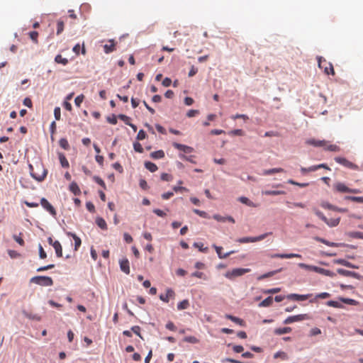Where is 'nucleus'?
I'll use <instances>...</instances> for the list:
<instances>
[{
    "mask_svg": "<svg viewBox=\"0 0 363 363\" xmlns=\"http://www.w3.org/2000/svg\"><path fill=\"white\" fill-rule=\"evenodd\" d=\"M30 173L31 177L38 182H42L47 176L48 171L42 165H36V168L39 169V172H35L33 165H29Z\"/></svg>",
    "mask_w": 363,
    "mask_h": 363,
    "instance_id": "obj_1",
    "label": "nucleus"
},
{
    "mask_svg": "<svg viewBox=\"0 0 363 363\" xmlns=\"http://www.w3.org/2000/svg\"><path fill=\"white\" fill-rule=\"evenodd\" d=\"M31 283L43 286H50L53 285V281L51 277L46 276H36L30 279Z\"/></svg>",
    "mask_w": 363,
    "mask_h": 363,
    "instance_id": "obj_2",
    "label": "nucleus"
},
{
    "mask_svg": "<svg viewBox=\"0 0 363 363\" xmlns=\"http://www.w3.org/2000/svg\"><path fill=\"white\" fill-rule=\"evenodd\" d=\"M318 67L320 69H323L325 74H335L333 66L330 62H328L323 57H318Z\"/></svg>",
    "mask_w": 363,
    "mask_h": 363,
    "instance_id": "obj_3",
    "label": "nucleus"
},
{
    "mask_svg": "<svg viewBox=\"0 0 363 363\" xmlns=\"http://www.w3.org/2000/svg\"><path fill=\"white\" fill-rule=\"evenodd\" d=\"M333 189L335 191L339 193H352L359 194L361 191L357 189H350L347 187L344 183L336 182L333 184Z\"/></svg>",
    "mask_w": 363,
    "mask_h": 363,
    "instance_id": "obj_4",
    "label": "nucleus"
},
{
    "mask_svg": "<svg viewBox=\"0 0 363 363\" xmlns=\"http://www.w3.org/2000/svg\"><path fill=\"white\" fill-rule=\"evenodd\" d=\"M250 271L248 268H236L233 269L231 271H228L225 273V277L228 279H232L237 277H240L245 273H247Z\"/></svg>",
    "mask_w": 363,
    "mask_h": 363,
    "instance_id": "obj_5",
    "label": "nucleus"
},
{
    "mask_svg": "<svg viewBox=\"0 0 363 363\" xmlns=\"http://www.w3.org/2000/svg\"><path fill=\"white\" fill-rule=\"evenodd\" d=\"M335 160L336 162L342 164V166H344L348 169H354V170H359V167L357 164L347 160L345 157H335Z\"/></svg>",
    "mask_w": 363,
    "mask_h": 363,
    "instance_id": "obj_6",
    "label": "nucleus"
},
{
    "mask_svg": "<svg viewBox=\"0 0 363 363\" xmlns=\"http://www.w3.org/2000/svg\"><path fill=\"white\" fill-rule=\"evenodd\" d=\"M311 318L308 314H299L296 315L289 316L284 320V324H291L294 322L309 320Z\"/></svg>",
    "mask_w": 363,
    "mask_h": 363,
    "instance_id": "obj_7",
    "label": "nucleus"
},
{
    "mask_svg": "<svg viewBox=\"0 0 363 363\" xmlns=\"http://www.w3.org/2000/svg\"><path fill=\"white\" fill-rule=\"evenodd\" d=\"M268 234L267 233H265V234H262L259 236H257V237H245V238H240L238 240V242H240V243H246V242H257V241H260L263 239H264L267 235Z\"/></svg>",
    "mask_w": 363,
    "mask_h": 363,
    "instance_id": "obj_8",
    "label": "nucleus"
},
{
    "mask_svg": "<svg viewBox=\"0 0 363 363\" xmlns=\"http://www.w3.org/2000/svg\"><path fill=\"white\" fill-rule=\"evenodd\" d=\"M40 204L51 215L54 216L56 214L55 208L50 203V202L46 199L42 198L40 199Z\"/></svg>",
    "mask_w": 363,
    "mask_h": 363,
    "instance_id": "obj_9",
    "label": "nucleus"
},
{
    "mask_svg": "<svg viewBox=\"0 0 363 363\" xmlns=\"http://www.w3.org/2000/svg\"><path fill=\"white\" fill-rule=\"evenodd\" d=\"M175 293L172 289H167L165 294H160V298L166 303H168L170 298H174Z\"/></svg>",
    "mask_w": 363,
    "mask_h": 363,
    "instance_id": "obj_10",
    "label": "nucleus"
},
{
    "mask_svg": "<svg viewBox=\"0 0 363 363\" xmlns=\"http://www.w3.org/2000/svg\"><path fill=\"white\" fill-rule=\"evenodd\" d=\"M173 146L176 149H177L179 150H181V151L184 152H186V153H191V152H192L194 151V148L193 147H191L190 146H187L186 145L177 143H173Z\"/></svg>",
    "mask_w": 363,
    "mask_h": 363,
    "instance_id": "obj_11",
    "label": "nucleus"
},
{
    "mask_svg": "<svg viewBox=\"0 0 363 363\" xmlns=\"http://www.w3.org/2000/svg\"><path fill=\"white\" fill-rule=\"evenodd\" d=\"M213 247L215 248L217 254H218V256L220 259H225V258H227L228 257H229L230 255H231L232 254L235 253V251L234 250H232V251H230L228 252H226L225 254H223L222 253V247H219V246H217L216 245H213Z\"/></svg>",
    "mask_w": 363,
    "mask_h": 363,
    "instance_id": "obj_12",
    "label": "nucleus"
},
{
    "mask_svg": "<svg viewBox=\"0 0 363 363\" xmlns=\"http://www.w3.org/2000/svg\"><path fill=\"white\" fill-rule=\"evenodd\" d=\"M313 272L330 277H334L335 276L334 272L318 267L313 268Z\"/></svg>",
    "mask_w": 363,
    "mask_h": 363,
    "instance_id": "obj_13",
    "label": "nucleus"
},
{
    "mask_svg": "<svg viewBox=\"0 0 363 363\" xmlns=\"http://www.w3.org/2000/svg\"><path fill=\"white\" fill-rule=\"evenodd\" d=\"M270 257L272 258H276V257H279V258H294V257H297V258H301V255H299V254H295V253H289V254H274V255H271Z\"/></svg>",
    "mask_w": 363,
    "mask_h": 363,
    "instance_id": "obj_14",
    "label": "nucleus"
},
{
    "mask_svg": "<svg viewBox=\"0 0 363 363\" xmlns=\"http://www.w3.org/2000/svg\"><path fill=\"white\" fill-rule=\"evenodd\" d=\"M120 267L121 271H123L126 274H130V267H129V261L128 259H123L120 261Z\"/></svg>",
    "mask_w": 363,
    "mask_h": 363,
    "instance_id": "obj_15",
    "label": "nucleus"
},
{
    "mask_svg": "<svg viewBox=\"0 0 363 363\" xmlns=\"http://www.w3.org/2000/svg\"><path fill=\"white\" fill-rule=\"evenodd\" d=\"M104 52L106 54L111 53L116 50V43L113 40H109L108 44H106L104 45Z\"/></svg>",
    "mask_w": 363,
    "mask_h": 363,
    "instance_id": "obj_16",
    "label": "nucleus"
},
{
    "mask_svg": "<svg viewBox=\"0 0 363 363\" xmlns=\"http://www.w3.org/2000/svg\"><path fill=\"white\" fill-rule=\"evenodd\" d=\"M307 144L311 145L315 147H324L328 143L326 140H315V139H310L307 140Z\"/></svg>",
    "mask_w": 363,
    "mask_h": 363,
    "instance_id": "obj_17",
    "label": "nucleus"
},
{
    "mask_svg": "<svg viewBox=\"0 0 363 363\" xmlns=\"http://www.w3.org/2000/svg\"><path fill=\"white\" fill-rule=\"evenodd\" d=\"M52 247H54V249L55 250L57 257H62V246H61V244L60 243V242L57 240H55V242H53Z\"/></svg>",
    "mask_w": 363,
    "mask_h": 363,
    "instance_id": "obj_18",
    "label": "nucleus"
},
{
    "mask_svg": "<svg viewBox=\"0 0 363 363\" xmlns=\"http://www.w3.org/2000/svg\"><path fill=\"white\" fill-rule=\"evenodd\" d=\"M238 201L240 202H241L242 203L245 204L250 207H257V204H255L254 202H252V201H250L248 198H247L245 196L239 197Z\"/></svg>",
    "mask_w": 363,
    "mask_h": 363,
    "instance_id": "obj_19",
    "label": "nucleus"
},
{
    "mask_svg": "<svg viewBox=\"0 0 363 363\" xmlns=\"http://www.w3.org/2000/svg\"><path fill=\"white\" fill-rule=\"evenodd\" d=\"M213 218L216 220H217L218 221H220V222L228 221L231 224H234L235 223V220H234L233 218H232L231 216L223 217V216H219V215H215L213 216Z\"/></svg>",
    "mask_w": 363,
    "mask_h": 363,
    "instance_id": "obj_20",
    "label": "nucleus"
},
{
    "mask_svg": "<svg viewBox=\"0 0 363 363\" xmlns=\"http://www.w3.org/2000/svg\"><path fill=\"white\" fill-rule=\"evenodd\" d=\"M69 190L72 191L75 196H79L81 194V190L77 185V184L74 182H72L69 185Z\"/></svg>",
    "mask_w": 363,
    "mask_h": 363,
    "instance_id": "obj_21",
    "label": "nucleus"
},
{
    "mask_svg": "<svg viewBox=\"0 0 363 363\" xmlns=\"http://www.w3.org/2000/svg\"><path fill=\"white\" fill-rule=\"evenodd\" d=\"M321 206L324 208H328V209H331V210H334V211H340V212H347V209H345V208H338L337 207H335V206L330 204L328 202H323L321 204Z\"/></svg>",
    "mask_w": 363,
    "mask_h": 363,
    "instance_id": "obj_22",
    "label": "nucleus"
},
{
    "mask_svg": "<svg viewBox=\"0 0 363 363\" xmlns=\"http://www.w3.org/2000/svg\"><path fill=\"white\" fill-rule=\"evenodd\" d=\"M58 157H59V160H60V164H61L62 167H65V168H68L69 166V162L67 160V158L65 156V155L63 153L60 152V153L58 154Z\"/></svg>",
    "mask_w": 363,
    "mask_h": 363,
    "instance_id": "obj_23",
    "label": "nucleus"
},
{
    "mask_svg": "<svg viewBox=\"0 0 363 363\" xmlns=\"http://www.w3.org/2000/svg\"><path fill=\"white\" fill-rule=\"evenodd\" d=\"M225 318L228 320H232L233 322H234L237 324H239L240 325H244V323H245L244 320L239 318L235 317V316H233L232 315H229V314H226Z\"/></svg>",
    "mask_w": 363,
    "mask_h": 363,
    "instance_id": "obj_24",
    "label": "nucleus"
},
{
    "mask_svg": "<svg viewBox=\"0 0 363 363\" xmlns=\"http://www.w3.org/2000/svg\"><path fill=\"white\" fill-rule=\"evenodd\" d=\"M164 152L162 150H157V151H155V152H152L151 154H150V157L152 158V159H162L164 157Z\"/></svg>",
    "mask_w": 363,
    "mask_h": 363,
    "instance_id": "obj_25",
    "label": "nucleus"
},
{
    "mask_svg": "<svg viewBox=\"0 0 363 363\" xmlns=\"http://www.w3.org/2000/svg\"><path fill=\"white\" fill-rule=\"evenodd\" d=\"M290 332H291V328L290 327L277 328L274 330V333L276 335H283V334H286V333H289Z\"/></svg>",
    "mask_w": 363,
    "mask_h": 363,
    "instance_id": "obj_26",
    "label": "nucleus"
},
{
    "mask_svg": "<svg viewBox=\"0 0 363 363\" xmlns=\"http://www.w3.org/2000/svg\"><path fill=\"white\" fill-rule=\"evenodd\" d=\"M315 239L324 244H325L326 245L328 246H330V247H340V246H342V244L341 243H336V242H329L326 240H324V239H322V238H315Z\"/></svg>",
    "mask_w": 363,
    "mask_h": 363,
    "instance_id": "obj_27",
    "label": "nucleus"
},
{
    "mask_svg": "<svg viewBox=\"0 0 363 363\" xmlns=\"http://www.w3.org/2000/svg\"><path fill=\"white\" fill-rule=\"evenodd\" d=\"M273 298L272 296H269L264 299L259 304V307H268L272 304Z\"/></svg>",
    "mask_w": 363,
    "mask_h": 363,
    "instance_id": "obj_28",
    "label": "nucleus"
},
{
    "mask_svg": "<svg viewBox=\"0 0 363 363\" xmlns=\"http://www.w3.org/2000/svg\"><path fill=\"white\" fill-rule=\"evenodd\" d=\"M145 167L151 172H155L157 170V166L151 162H145Z\"/></svg>",
    "mask_w": 363,
    "mask_h": 363,
    "instance_id": "obj_29",
    "label": "nucleus"
},
{
    "mask_svg": "<svg viewBox=\"0 0 363 363\" xmlns=\"http://www.w3.org/2000/svg\"><path fill=\"white\" fill-rule=\"evenodd\" d=\"M284 172V170L282 168H273V169L264 170L263 172V174L269 175V174H272L274 173H279V172Z\"/></svg>",
    "mask_w": 363,
    "mask_h": 363,
    "instance_id": "obj_30",
    "label": "nucleus"
},
{
    "mask_svg": "<svg viewBox=\"0 0 363 363\" xmlns=\"http://www.w3.org/2000/svg\"><path fill=\"white\" fill-rule=\"evenodd\" d=\"M330 296V294L329 293H327V292L320 293V294H316L315 297L313 299L310 300V302L313 303V302L316 301L317 298L324 299V298H328Z\"/></svg>",
    "mask_w": 363,
    "mask_h": 363,
    "instance_id": "obj_31",
    "label": "nucleus"
},
{
    "mask_svg": "<svg viewBox=\"0 0 363 363\" xmlns=\"http://www.w3.org/2000/svg\"><path fill=\"white\" fill-rule=\"evenodd\" d=\"M345 200L352 201L357 203H363V196H346L345 197Z\"/></svg>",
    "mask_w": 363,
    "mask_h": 363,
    "instance_id": "obj_32",
    "label": "nucleus"
},
{
    "mask_svg": "<svg viewBox=\"0 0 363 363\" xmlns=\"http://www.w3.org/2000/svg\"><path fill=\"white\" fill-rule=\"evenodd\" d=\"M325 150L330 151V152H340V148L337 145H328V143L325 145Z\"/></svg>",
    "mask_w": 363,
    "mask_h": 363,
    "instance_id": "obj_33",
    "label": "nucleus"
},
{
    "mask_svg": "<svg viewBox=\"0 0 363 363\" xmlns=\"http://www.w3.org/2000/svg\"><path fill=\"white\" fill-rule=\"evenodd\" d=\"M189 306V302L187 299H185L177 304V309L179 311L184 310L186 309Z\"/></svg>",
    "mask_w": 363,
    "mask_h": 363,
    "instance_id": "obj_34",
    "label": "nucleus"
},
{
    "mask_svg": "<svg viewBox=\"0 0 363 363\" xmlns=\"http://www.w3.org/2000/svg\"><path fill=\"white\" fill-rule=\"evenodd\" d=\"M55 62L58 64H62L63 65H66L68 63V60L67 58L62 57L61 55H57L55 58Z\"/></svg>",
    "mask_w": 363,
    "mask_h": 363,
    "instance_id": "obj_35",
    "label": "nucleus"
},
{
    "mask_svg": "<svg viewBox=\"0 0 363 363\" xmlns=\"http://www.w3.org/2000/svg\"><path fill=\"white\" fill-rule=\"evenodd\" d=\"M60 146L65 150L69 149V145L67 139L61 138L59 141Z\"/></svg>",
    "mask_w": 363,
    "mask_h": 363,
    "instance_id": "obj_36",
    "label": "nucleus"
},
{
    "mask_svg": "<svg viewBox=\"0 0 363 363\" xmlns=\"http://www.w3.org/2000/svg\"><path fill=\"white\" fill-rule=\"evenodd\" d=\"M340 301L345 303L352 305V306H357L358 304V302L356 300L352 299V298H341Z\"/></svg>",
    "mask_w": 363,
    "mask_h": 363,
    "instance_id": "obj_37",
    "label": "nucleus"
},
{
    "mask_svg": "<svg viewBox=\"0 0 363 363\" xmlns=\"http://www.w3.org/2000/svg\"><path fill=\"white\" fill-rule=\"evenodd\" d=\"M65 23L63 21L59 20L57 23V35H60L64 30Z\"/></svg>",
    "mask_w": 363,
    "mask_h": 363,
    "instance_id": "obj_38",
    "label": "nucleus"
},
{
    "mask_svg": "<svg viewBox=\"0 0 363 363\" xmlns=\"http://www.w3.org/2000/svg\"><path fill=\"white\" fill-rule=\"evenodd\" d=\"M72 237L74 240V250L77 251L82 244L81 239L76 235H72Z\"/></svg>",
    "mask_w": 363,
    "mask_h": 363,
    "instance_id": "obj_39",
    "label": "nucleus"
},
{
    "mask_svg": "<svg viewBox=\"0 0 363 363\" xmlns=\"http://www.w3.org/2000/svg\"><path fill=\"white\" fill-rule=\"evenodd\" d=\"M133 148L135 152H138L139 153L143 152V147L142 145L138 142H135L133 143Z\"/></svg>",
    "mask_w": 363,
    "mask_h": 363,
    "instance_id": "obj_40",
    "label": "nucleus"
},
{
    "mask_svg": "<svg viewBox=\"0 0 363 363\" xmlns=\"http://www.w3.org/2000/svg\"><path fill=\"white\" fill-rule=\"evenodd\" d=\"M84 96L83 94L77 96L74 99V104L77 107H79L83 102Z\"/></svg>",
    "mask_w": 363,
    "mask_h": 363,
    "instance_id": "obj_41",
    "label": "nucleus"
},
{
    "mask_svg": "<svg viewBox=\"0 0 363 363\" xmlns=\"http://www.w3.org/2000/svg\"><path fill=\"white\" fill-rule=\"evenodd\" d=\"M184 341L190 343H198L199 340L194 336H187L184 337Z\"/></svg>",
    "mask_w": 363,
    "mask_h": 363,
    "instance_id": "obj_42",
    "label": "nucleus"
},
{
    "mask_svg": "<svg viewBox=\"0 0 363 363\" xmlns=\"http://www.w3.org/2000/svg\"><path fill=\"white\" fill-rule=\"evenodd\" d=\"M29 36L35 43H38V33L37 31L30 32Z\"/></svg>",
    "mask_w": 363,
    "mask_h": 363,
    "instance_id": "obj_43",
    "label": "nucleus"
},
{
    "mask_svg": "<svg viewBox=\"0 0 363 363\" xmlns=\"http://www.w3.org/2000/svg\"><path fill=\"white\" fill-rule=\"evenodd\" d=\"M94 180L98 184H99L101 186H102L104 189H106V184H105V182H104V180L102 179H101L99 177L95 176V177H94Z\"/></svg>",
    "mask_w": 363,
    "mask_h": 363,
    "instance_id": "obj_44",
    "label": "nucleus"
},
{
    "mask_svg": "<svg viewBox=\"0 0 363 363\" xmlns=\"http://www.w3.org/2000/svg\"><path fill=\"white\" fill-rule=\"evenodd\" d=\"M328 306L334 307V308H342V306L340 303L335 301H329L327 303Z\"/></svg>",
    "mask_w": 363,
    "mask_h": 363,
    "instance_id": "obj_45",
    "label": "nucleus"
},
{
    "mask_svg": "<svg viewBox=\"0 0 363 363\" xmlns=\"http://www.w3.org/2000/svg\"><path fill=\"white\" fill-rule=\"evenodd\" d=\"M276 271H273V272H269L268 273H266V274H264L262 275H260L259 277H257V279L258 280H262L265 278H268V277H272L273 275H274L276 274Z\"/></svg>",
    "mask_w": 363,
    "mask_h": 363,
    "instance_id": "obj_46",
    "label": "nucleus"
},
{
    "mask_svg": "<svg viewBox=\"0 0 363 363\" xmlns=\"http://www.w3.org/2000/svg\"><path fill=\"white\" fill-rule=\"evenodd\" d=\"M118 118L120 119H121L126 125H130V117L125 116V115H123V114H120L118 116Z\"/></svg>",
    "mask_w": 363,
    "mask_h": 363,
    "instance_id": "obj_47",
    "label": "nucleus"
},
{
    "mask_svg": "<svg viewBox=\"0 0 363 363\" xmlns=\"http://www.w3.org/2000/svg\"><path fill=\"white\" fill-rule=\"evenodd\" d=\"M231 118L233 120L238 119V118H242L245 121H247L249 119V117L245 114H239L237 113L236 115H233L231 116Z\"/></svg>",
    "mask_w": 363,
    "mask_h": 363,
    "instance_id": "obj_48",
    "label": "nucleus"
},
{
    "mask_svg": "<svg viewBox=\"0 0 363 363\" xmlns=\"http://www.w3.org/2000/svg\"><path fill=\"white\" fill-rule=\"evenodd\" d=\"M8 254L10 256V257L12 259L18 258V257H21V255L17 251L12 250H9Z\"/></svg>",
    "mask_w": 363,
    "mask_h": 363,
    "instance_id": "obj_49",
    "label": "nucleus"
},
{
    "mask_svg": "<svg viewBox=\"0 0 363 363\" xmlns=\"http://www.w3.org/2000/svg\"><path fill=\"white\" fill-rule=\"evenodd\" d=\"M298 266L302 268L310 271H313V268H316V266L308 265L304 263H300Z\"/></svg>",
    "mask_w": 363,
    "mask_h": 363,
    "instance_id": "obj_50",
    "label": "nucleus"
},
{
    "mask_svg": "<svg viewBox=\"0 0 363 363\" xmlns=\"http://www.w3.org/2000/svg\"><path fill=\"white\" fill-rule=\"evenodd\" d=\"M264 194L266 195L275 196V195L284 194V191H266L264 192Z\"/></svg>",
    "mask_w": 363,
    "mask_h": 363,
    "instance_id": "obj_51",
    "label": "nucleus"
},
{
    "mask_svg": "<svg viewBox=\"0 0 363 363\" xmlns=\"http://www.w3.org/2000/svg\"><path fill=\"white\" fill-rule=\"evenodd\" d=\"M340 218H332L330 221H326V223L329 225L336 226L339 224Z\"/></svg>",
    "mask_w": 363,
    "mask_h": 363,
    "instance_id": "obj_52",
    "label": "nucleus"
},
{
    "mask_svg": "<svg viewBox=\"0 0 363 363\" xmlns=\"http://www.w3.org/2000/svg\"><path fill=\"white\" fill-rule=\"evenodd\" d=\"M281 291L280 288H273L270 289L264 290L263 293L268 294H277L279 293Z\"/></svg>",
    "mask_w": 363,
    "mask_h": 363,
    "instance_id": "obj_53",
    "label": "nucleus"
},
{
    "mask_svg": "<svg viewBox=\"0 0 363 363\" xmlns=\"http://www.w3.org/2000/svg\"><path fill=\"white\" fill-rule=\"evenodd\" d=\"M131 330L140 338H143L140 334V327L138 325H135L131 328Z\"/></svg>",
    "mask_w": 363,
    "mask_h": 363,
    "instance_id": "obj_54",
    "label": "nucleus"
},
{
    "mask_svg": "<svg viewBox=\"0 0 363 363\" xmlns=\"http://www.w3.org/2000/svg\"><path fill=\"white\" fill-rule=\"evenodd\" d=\"M288 183L289 184H293V185H296V186H298L300 187H306L308 185V183H298V182H296L292 179H289L288 181Z\"/></svg>",
    "mask_w": 363,
    "mask_h": 363,
    "instance_id": "obj_55",
    "label": "nucleus"
},
{
    "mask_svg": "<svg viewBox=\"0 0 363 363\" xmlns=\"http://www.w3.org/2000/svg\"><path fill=\"white\" fill-rule=\"evenodd\" d=\"M147 136L146 133L143 130H140L137 135V140H144Z\"/></svg>",
    "mask_w": 363,
    "mask_h": 363,
    "instance_id": "obj_56",
    "label": "nucleus"
},
{
    "mask_svg": "<svg viewBox=\"0 0 363 363\" xmlns=\"http://www.w3.org/2000/svg\"><path fill=\"white\" fill-rule=\"evenodd\" d=\"M54 116L57 121H59L60 119L61 116V112H60V107H55L54 109Z\"/></svg>",
    "mask_w": 363,
    "mask_h": 363,
    "instance_id": "obj_57",
    "label": "nucleus"
},
{
    "mask_svg": "<svg viewBox=\"0 0 363 363\" xmlns=\"http://www.w3.org/2000/svg\"><path fill=\"white\" fill-rule=\"evenodd\" d=\"M180 158L186 161H189L191 163H196V162L194 160V156H186L184 155H180Z\"/></svg>",
    "mask_w": 363,
    "mask_h": 363,
    "instance_id": "obj_58",
    "label": "nucleus"
},
{
    "mask_svg": "<svg viewBox=\"0 0 363 363\" xmlns=\"http://www.w3.org/2000/svg\"><path fill=\"white\" fill-rule=\"evenodd\" d=\"M161 179L163 181H171L172 179V176L171 174H169L167 173H162L161 174Z\"/></svg>",
    "mask_w": 363,
    "mask_h": 363,
    "instance_id": "obj_59",
    "label": "nucleus"
},
{
    "mask_svg": "<svg viewBox=\"0 0 363 363\" xmlns=\"http://www.w3.org/2000/svg\"><path fill=\"white\" fill-rule=\"evenodd\" d=\"M173 190L175 191V192H183V191H188L189 189H186V187H184V186H173Z\"/></svg>",
    "mask_w": 363,
    "mask_h": 363,
    "instance_id": "obj_60",
    "label": "nucleus"
},
{
    "mask_svg": "<svg viewBox=\"0 0 363 363\" xmlns=\"http://www.w3.org/2000/svg\"><path fill=\"white\" fill-rule=\"evenodd\" d=\"M199 113V111L198 110H189L187 113H186V116L189 117V118H191V117H194L195 116H196L197 114Z\"/></svg>",
    "mask_w": 363,
    "mask_h": 363,
    "instance_id": "obj_61",
    "label": "nucleus"
},
{
    "mask_svg": "<svg viewBox=\"0 0 363 363\" xmlns=\"http://www.w3.org/2000/svg\"><path fill=\"white\" fill-rule=\"evenodd\" d=\"M197 72H198V68H196L194 66H191L188 75L189 77H194Z\"/></svg>",
    "mask_w": 363,
    "mask_h": 363,
    "instance_id": "obj_62",
    "label": "nucleus"
},
{
    "mask_svg": "<svg viewBox=\"0 0 363 363\" xmlns=\"http://www.w3.org/2000/svg\"><path fill=\"white\" fill-rule=\"evenodd\" d=\"M23 104H24L26 106H27V107H28V108H32V106H33L32 101H31V99H30V98H28V97L25 98V99H24V100H23Z\"/></svg>",
    "mask_w": 363,
    "mask_h": 363,
    "instance_id": "obj_63",
    "label": "nucleus"
},
{
    "mask_svg": "<svg viewBox=\"0 0 363 363\" xmlns=\"http://www.w3.org/2000/svg\"><path fill=\"white\" fill-rule=\"evenodd\" d=\"M350 235L352 238H358V239H363V233L360 232H354L350 234Z\"/></svg>",
    "mask_w": 363,
    "mask_h": 363,
    "instance_id": "obj_64",
    "label": "nucleus"
}]
</instances>
